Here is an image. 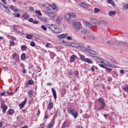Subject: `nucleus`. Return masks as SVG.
<instances>
[{"mask_svg": "<svg viewBox=\"0 0 128 128\" xmlns=\"http://www.w3.org/2000/svg\"><path fill=\"white\" fill-rule=\"evenodd\" d=\"M14 16L15 18H20V14L15 12L14 13Z\"/></svg>", "mask_w": 128, "mask_h": 128, "instance_id": "obj_39", "label": "nucleus"}, {"mask_svg": "<svg viewBox=\"0 0 128 128\" xmlns=\"http://www.w3.org/2000/svg\"><path fill=\"white\" fill-rule=\"evenodd\" d=\"M1 96H4V94H6V92H4L0 94Z\"/></svg>", "mask_w": 128, "mask_h": 128, "instance_id": "obj_59", "label": "nucleus"}, {"mask_svg": "<svg viewBox=\"0 0 128 128\" xmlns=\"http://www.w3.org/2000/svg\"><path fill=\"white\" fill-rule=\"evenodd\" d=\"M26 38H27L28 40H32V34H28L26 35Z\"/></svg>", "mask_w": 128, "mask_h": 128, "instance_id": "obj_31", "label": "nucleus"}, {"mask_svg": "<svg viewBox=\"0 0 128 128\" xmlns=\"http://www.w3.org/2000/svg\"><path fill=\"white\" fill-rule=\"evenodd\" d=\"M124 10H128V4L124 6Z\"/></svg>", "mask_w": 128, "mask_h": 128, "instance_id": "obj_53", "label": "nucleus"}, {"mask_svg": "<svg viewBox=\"0 0 128 128\" xmlns=\"http://www.w3.org/2000/svg\"><path fill=\"white\" fill-rule=\"evenodd\" d=\"M68 124V122L66 121L64 122L63 123L62 125V128H66V124Z\"/></svg>", "mask_w": 128, "mask_h": 128, "instance_id": "obj_36", "label": "nucleus"}, {"mask_svg": "<svg viewBox=\"0 0 128 128\" xmlns=\"http://www.w3.org/2000/svg\"><path fill=\"white\" fill-rule=\"evenodd\" d=\"M41 28H42V30H45V31L47 30H48V28L44 25H42Z\"/></svg>", "mask_w": 128, "mask_h": 128, "instance_id": "obj_41", "label": "nucleus"}, {"mask_svg": "<svg viewBox=\"0 0 128 128\" xmlns=\"http://www.w3.org/2000/svg\"><path fill=\"white\" fill-rule=\"evenodd\" d=\"M81 32H82V34H86V30L84 29V30H81Z\"/></svg>", "mask_w": 128, "mask_h": 128, "instance_id": "obj_48", "label": "nucleus"}, {"mask_svg": "<svg viewBox=\"0 0 128 128\" xmlns=\"http://www.w3.org/2000/svg\"><path fill=\"white\" fill-rule=\"evenodd\" d=\"M62 30H60V28H58L55 27V29H54V31H53L54 32H55V34H60V32H61Z\"/></svg>", "mask_w": 128, "mask_h": 128, "instance_id": "obj_18", "label": "nucleus"}, {"mask_svg": "<svg viewBox=\"0 0 128 128\" xmlns=\"http://www.w3.org/2000/svg\"><path fill=\"white\" fill-rule=\"evenodd\" d=\"M26 98H25V100L19 104L20 110H22L26 106Z\"/></svg>", "mask_w": 128, "mask_h": 128, "instance_id": "obj_14", "label": "nucleus"}, {"mask_svg": "<svg viewBox=\"0 0 128 128\" xmlns=\"http://www.w3.org/2000/svg\"><path fill=\"white\" fill-rule=\"evenodd\" d=\"M23 74H26V70L24 69V68H23L22 70Z\"/></svg>", "mask_w": 128, "mask_h": 128, "instance_id": "obj_62", "label": "nucleus"}, {"mask_svg": "<svg viewBox=\"0 0 128 128\" xmlns=\"http://www.w3.org/2000/svg\"><path fill=\"white\" fill-rule=\"evenodd\" d=\"M70 16H72V18H76V13H74V12H71L70 13Z\"/></svg>", "mask_w": 128, "mask_h": 128, "instance_id": "obj_45", "label": "nucleus"}, {"mask_svg": "<svg viewBox=\"0 0 128 128\" xmlns=\"http://www.w3.org/2000/svg\"><path fill=\"white\" fill-rule=\"evenodd\" d=\"M22 17L23 18H24V20H28V18H30V16L28 15L27 13H24Z\"/></svg>", "mask_w": 128, "mask_h": 128, "instance_id": "obj_24", "label": "nucleus"}, {"mask_svg": "<svg viewBox=\"0 0 128 128\" xmlns=\"http://www.w3.org/2000/svg\"><path fill=\"white\" fill-rule=\"evenodd\" d=\"M98 102H100V104H102V106L98 108V112H100L101 110H104V107L106 106V104L104 100V98H98Z\"/></svg>", "mask_w": 128, "mask_h": 128, "instance_id": "obj_4", "label": "nucleus"}, {"mask_svg": "<svg viewBox=\"0 0 128 128\" xmlns=\"http://www.w3.org/2000/svg\"><path fill=\"white\" fill-rule=\"evenodd\" d=\"M7 114L12 116L14 114V110L13 109H10L8 110L7 111Z\"/></svg>", "mask_w": 128, "mask_h": 128, "instance_id": "obj_20", "label": "nucleus"}, {"mask_svg": "<svg viewBox=\"0 0 128 128\" xmlns=\"http://www.w3.org/2000/svg\"><path fill=\"white\" fill-rule=\"evenodd\" d=\"M86 24L88 28H92V24L88 22H86Z\"/></svg>", "mask_w": 128, "mask_h": 128, "instance_id": "obj_38", "label": "nucleus"}, {"mask_svg": "<svg viewBox=\"0 0 128 128\" xmlns=\"http://www.w3.org/2000/svg\"><path fill=\"white\" fill-rule=\"evenodd\" d=\"M85 62H88V64H92V60L90 58H86L84 61Z\"/></svg>", "mask_w": 128, "mask_h": 128, "instance_id": "obj_30", "label": "nucleus"}, {"mask_svg": "<svg viewBox=\"0 0 128 128\" xmlns=\"http://www.w3.org/2000/svg\"><path fill=\"white\" fill-rule=\"evenodd\" d=\"M47 14L48 16L51 18H54L56 16V12L58 10V6L54 3H52V4H50L46 8Z\"/></svg>", "mask_w": 128, "mask_h": 128, "instance_id": "obj_1", "label": "nucleus"}, {"mask_svg": "<svg viewBox=\"0 0 128 128\" xmlns=\"http://www.w3.org/2000/svg\"><path fill=\"white\" fill-rule=\"evenodd\" d=\"M40 110H38V112L36 113L37 116H40Z\"/></svg>", "mask_w": 128, "mask_h": 128, "instance_id": "obj_63", "label": "nucleus"}, {"mask_svg": "<svg viewBox=\"0 0 128 128\" xmlns=\"http://www.w3.org/2000/svg\"><path fill=\"white\" fill-rule=\"evenodd\" d=\"M68 36V34H62L58 36L59 38H66Z\"/></svg>", "mask_w": 128, "mask_h": 128, "instance_id": "obj_23", "label": "nucleus"}, {"mask_svg": "<svg viewBox=\"0 0 128 128\" xmlns=\"http://www.w3.org/2000/svg\"><path fill=\"white\" fill-rule=\"evenodd\" d=\"M28 94L30 98H32V94H34V92L32 90H29Z\"/></svg>", "mask_w": 128, "mask_h": 128, "instance_id": "obj_34", "label": "nucleus"}, {"mask_svg": "<svg viewBox=\"0 0 128 128\" xmlns=\"http://www.w3.org/2000/svg\"><path fill=\"white\" fill-rule=\"evenodd\" d=\"M100 12V10L98 8H94V12L95 14H98V12Z\"/></svg>", "mask_w": 128, "mask_h": 128, "instance_id": "obj_37", "label": "nucleus"}, {"mask_svg": "<svg viewBox=\"0 0 128 128\" xmlns=\"http://www.w3.org/2000/svg\"><path fill=\"white\" fill-rule=\"evenodd\" d=\"M0 106L2 110L3 114H6V110H8V106L4 104V102H2L1 103Z\"/></svg>", "mask_w": 128, "mask_h": 128, "instance_id": "obj_7", "label": "nucleus"}, {"mask_svg": "<svg viewBox=\"0 0 128 128\" xmlns=\"http://www.w3.org/2000/svg\"><path fill=\"white\" fill-rule=\"evenodd\" d=\"M122 90H124L125 92H128V85H126L125 86H124L122 88Z\"/></svg>", "mask_w": 128, "mask_h": 128, "instance_id": "obj_35", "label": "nucleus"}, {"mask_svg": "<svg viewBox=\"0 0 128 128\" xmlns=\"http://www.w3.org/2000/svg\"><path fill=\"white\" fill-rule=\"evenodd\" d=\"M74 74H75L76 78H80V76H78V74H80L78 71H76V72L74 73Z\"/></svg>", "mask_w": 128, "mask_h": 128, "instance_id": "obj_42", "label": "nucleus"}, {"mask_svg": "<svg viewBox=\"0 0 128 128\" xmlns=\"http://www.w3.org/2000/svg\"><path fill=\"white\" fill-rule=\"evenodd\" d=\"M28 22H34V18H29Z\"/></svg>", "mask_w": 128, "mask_h": 128, "instance_id": "obj_55", "label": "nucleus"}, {"mask_svg": "<svg viewBox=\"0 0 128 128\" xmlns=\"http://www.w3.org/2000/svg\"><path fill=\"white\" fill-rule=\"evenodd\" d=\"M6 12L7 13V14H10V10L7 7H6Z\"/></svg>", "mask_w": 128, "mask_h": 128, "instance_id": "obj_50", "label": "nucleus"}, {"mask_svg": "<svg viewBox=\"0 0 128 128\" xmlns=\"http://www.w3.org/2000/svg\"><path fill=\"white\" fill-rule=\"evenodd\" d=\"M62 44H66V46H72V42H66L64 40H63L62 42Z\"/></svg>", "mask_w": 128, "mask_h": 128, "instance_id": "obj_27", "label": "nucleus"}, {"mask_svg": "<svg viewBox=\"0 0 128 128\" xmlns=\"http://www.w3.org/2000/svg\"><path fill=\"white\" fill-rule=\"evenodd\" d=\"M26 55L25 53H22L21 54V60H26Z\"/></svg>", "mask_w": 128, "mask_h": 128, "instance_id": "obj_26", "label": "nucleus"}, {"mask_svg": "<svg viewBox=\"0 0 128 128\" xmlns=\"http://www.w3.org/2000/svg\"><path fill=\"white\" fill-rule=\"evenodd\" d=\"M108 66H109L110 68H114V65L112 64H108Z\"/></svg>", "mask_w": 128, "mask_h": 128, "instance_id": "obj_51", "label": "nucleus"}, {"mask_svg": "<svg viewBox=\"0 0 128 128\" xmlns=\"http://www.w3.org/2000/svg\"><path fill=\"white\" fill-rule=\"evenodd\" d=\"M71 46L72 48H76V44L74 42H72L71 44Z\"/></svg>", "mask_w": 128, "mask_h": 128, "instance_id": "obj_47", "label": "nucleus"}, {"mask_svg": "<svg viewBox=\"0 0 128 128\" xmlns=\"http://www.w3.org/2000/svg\"><path fill=\"white\" fill-rule=\"evenodd\" d=\"M91 22L94 24H98V20H96L94 18H91Z\"/></svg>", "mask_w": 128, "mask_h": 128, "instance_id": "obj_16", "label": "nucleus"}, {"mask_svg": "<svg viewBox=\"0 0 128 128\" xmlns=\"http://www.w3.org/2000/svg\"><path fill=\"white\" fill-rule=\"evenodd\" d=\"M47 28H49V30H52V32H54V29L56 28V24H48L46 26Z\"/></svg>", "mask_w": 128, "mask_h": 128, "instance_id": "obj_8", "label": "nucleus"}, {"mask_svg": "<svg viewBox=\"0 0 128 128\" xmlns=\"http://www.w3.org/2000/svg\"><path fill=\"white\" fill-rule=\"evenodd\" d=\"M70 14H67L65 16V20H66V22H70Z\"/></svg>", "mask_w": 128, "mask_h": 128, "instance_id": "obj_15", "label": "nucleus"}, {"mask_svg": "<svg viewBox=\"0 0 128 128\" xmlns=\"http://www.w3.org/2000/svg\"><path fill=\"white\" fill-rule=\"evenodd\" d=\"M30 46L32 47L36 46V43L34 42H31L30 43Z\"/></svg>", "mask_w": 128, "mask_h": 128, "instance_id": "obj_43", "label": "nucleus"}, {"mask_svg": "<svg viewBox=\"0 0 128 128\" xmlns=\"http://www.w3.org/2000/svg\"><path fill=\"white\" fill-rule=\"evenodd\" d=\"M120 74H124V70H120Z\"/></svg>", "mask_w": 128, "mask_h": 128, "instance_id": "obj_57", "label": "nucleus"}, {"mask_svg": "<svg viewBox=\"0 0 128 128\" xmlns=\"http://www.w3.org/2000/svg\"><path fill=\"white\" fill-rule=\"evenodd\" d=\"M52 93L54 96V100H56V90L54 88H52Z\"/></svg>", "mask_w": 128, "mask_h": 128, "instance_id": "obj_19", "label": "nucleus"}, {"mask_svg": "<svg viewBox=\"0 0 128 128\" xmlns=\"http://www.w3.org/2000/svg\"><path fill=\"white\" fill-rule=\"evenodd\" d=\"M85 50L87 52H89V54H96V52L88 48H85Z\"/></svg>", "mask_w": 128, "mask_h": 128, "instance_id": "obj_17", "label": "nucleus"}, {"mask_svg": "<svg viewBox=\"0 0 128 128\" xmlns=\"http://www.w3.org/2000/svg\"><path fill=\"white\" fill-rule=\"evenodd\" d=\"M16 44L14 43V42H10V46H15Z\"/></svg>", "mask_w": 128, "mask_h": 128, "instance_id": "obj_49", "label": "nucleus"}, {"mask_svg": "<svg viewBox=\"0 0 128 128\" xmlns=\"http://www.w3.org/2000/svg\"><path fill=\"white\" fill-rule=\"evenodd\" d=\"M67 40H72V38L70 36H68L67 37Z\"/></svg>", "mask_w": 128, "mask_h": 128, "instance_id": "obj_56", "label": "nucleus"}, {"mask_svg": "<svg viewBox=\"0 0 128 128\" xmlns=\"http://www.w3.org/2000/svg\"><path fill=\"white\" fill-rule=\"evenodd\" d=\"M107 3L112 4V6H116V4H114V2L112 0H108Z\"/></svg>", "mask_w": 128, "mask_h": 128, "instance_id": "obj_21", "label": "nucleus"}, {"mask_svg": "<svg viewBox=\"0 0 128 128\" xmlns=\"http://www.w3.org/2000/svg\"><path fill=\"white\" fill-rule=\"evenodd\" d=\"M24 84L25 88H28L29 86H32V84H34V80H28V82H26Z\"/></svg>", "mask_w": 128, "mask_h": 128, "instance_id": "obj_10", "label": "nucleus"}, {"mask_svg": "<svg viewBox=\"0 0 128 128\" xmlns=\"http://www.w3.org/2000/svg\"><path fill=\"white\" fill-rule=\"evenodd\" d=\"M22 128H28V125H26L25 126H22Z\"/></svg>", "mask_w": 128, "mask_h": 128, "instance_id": "obj_64", "label": "nucleus"}, {"mask_svg": "<svg viewBox=\"0 0 128 128\" xmlns=\"http://www.w3.org/2000/svg\"><path fill=\"white\" fill-rule=\"evenodd\" d=\"M10 8L14 12H18V9H16V7L15 6L12 5L10 7Z\"/></svg>", "mask_w": 128, "mask_h": 128, "instance_id": "obj_29", "label": "nucleus"}, {"mask_svg": "<svg viewBox=\"0 0 128 128\" xmlns=\"http://www.w3.org/2000/svg\"><path fill=\"white\" fill-rule=\"evenodd\" d=\"M94 66H91L90 68H91V70L92 72H94Z\"/></svg>", "mask_w": 128, "mask_h": 128, "instance_id": "obj_58", "label": "nucleus"}, {"mask_svg": "<svg viewBox=\"0 0 128 128\" xmlns=\"http://www.w3.org/2000/svg\"><path fill=\"white\" fill-rule=\"evenodd\" d=\"M52 108H54V103L52 102V99H50V100L48 104L47 108L48 110H52Z\"/></svg>", "mask_w": 128, "mask_h": 128, "instance_id": "obj_11", "label": "nucleus"}, {"mask_svg": "<svg viewBox=\"0 0 128 128\" xmlns=\"http://www.w3.org/2000/svg\"><path fill=\"white\" fill-rule=\"evenodd\" d=\"M54 122H51L48 124L46 128H54Z\"/></svg>", "mask_w": 128, "mask_h": 128, "instance_id": "obj_22", "label": "nucleus"}, {"mask_svg": "<svg viewBox=\"0 0 128 128\" xmlns=\"http://www.w3.org/2000/svg\"><path fill=\"white\" fill-rule=\"evenodd\" d=\"M12 58L13 60H20V56L16 54V52H14L12 55Z\"/></svg>", "mask_w": 128, "mask_h": 128, "instance_id": "obj_9", "label": "nucleus"}, {"mask_svg": "<svg viewBox=\"0 0 128 128\" xmlns=\"http://www.w3.org/2000/svg\"><path fill=\"white\" fill-rule=\"evenodd\" d=\"M74 26L76 30H80L82 28V24L80 22H74Z\"/></svg>", "mask_w": 128, "mask_h": 128, "instance_id": "obj_5", "label": "nucleus"}, {"mask_svg": "<svg viewBox=\"0 0 128 128\" xmlns=\"http://www.w3.org/2000/svg\"><path fill=\"white\" fill-rule=\"evenodd\" d=\"M67 74L68 76H72L74 74V72L72 70H68L67 71Z\"/></svg>", "mask_w": 128, "mask_h": 128, "instance_id": "obj_32", "label": "nucleus"}, {"mask_svg": "<svg viewBox=\"0 0 128 128\" xmlns=\"http://www.w3.org/2000/svg\"><path fill=\"white\" fill-rule=\"evenodd\" d=\"M21 50H26V46L24 45H22L21 46Z\"/></svg>", "mask_w": 128, "mask_h": 128, "instance_id": "obj_40", "label": "nucleus"}, {"mask_svg": "<svg viewBox=\"0 0 128 128\" xmlns=\"http://www.w3.org/2000/svg\"><path fill=\"white\" fill-rule=\"evenodd\" d=\"M9 38H10V40H16V38L14 37L13 36H10Z\"/></svg>", "mask_w": 128, "mask_h": 128, "instance_id": "obj_54", "label": "nucleus"}, {"mask_svg": "<svg viewBox=\"0 0 128 128\" xmlns=\"http://www.w3.org/2000/svg\"><path fill=\"white\" fill-rule=\"evenodd\" d=\"M98 62L99 63L98 66H100V68H106V64L102 59H100V60L98 61Z\"/></svg>", "mask_w": 128, "mask_h": 128, "instance_id": "obj_6", "label": "nucleus"}, {"mask_svg": "<svg viewBox=\"0 0 128 128\" xmlns=\"http://www.w3.org/2000/svg\"><path fill=\"white\" fill-rule=\"evenodd\" d=\"M67 112L68 114H72L74 118H76L78 116V112H76V110L75 111L70 108L67 109Z\"/></svg>", "mask_w": 128, "mask_h": 128, "instance_id": "obj_2", "label": "nucleus"}, {"mask_svg": "<svg viewBox=\"0 0 128 128\" xmlns=\"http://www.w3.org/2000/svg\"><path fill=\"white\" fill-rule=\"evenodd\" d=\"M92 103L90 102L88 104V108H92Z\"/></svg>", "mask_w": 128, "mask_h": 128, "instance_id": "obj_60", "label": "nucleus"}, {"mask_svg": "<svg viewBox=\"0 0 128 128\" xmlns=\"http://www.w3.org/2000/svg\"><path fill=\"white\" fill-rule=\"evenodd\" d=\"M35 13L36 14V16L38 20H42V22H46L47 20L46 19V18L42 16V12L38 10H36Z\"/></svg>", "mask_w": 128, "mask_h": 128, "instance_id": "obj_3", "label": "nucleus"}, {"mask_svg": "<svg viewBox=\"0 0 128 128\" xmlns=\"http://www.w3.org/2000/svg\"><path fill=\"white\" fill-rule=\"evenodd\" d=\"M80 58H81L82 62H85L86 60V58L84 57V56L82 54L80 55Z\"/></svg>", "mask_w": 128, "mask_h": 128, "instance_id": "obj_33", "label": "nucleus"}, {"mask_svg": "<svg viewBox=\"0 0 128 128\" xmlns=\"http://www.w3.org/2000/svg\"><path fill=\"white\" fill-rule=\"evenodd\" d=\"M80 6H82V8H88V4L86 3L81 2L80 4Z\"/></svg>", "mask_w": 128, "mask_h": 128, "instance_id": "obj_28", "label": "nucleus"}, {"mask_svg": "<svg viewBox=\"0 0 128 128\" xmlns=\"http://www.w3.org/2000/svg\"><path fill=\"white\" fill-rule=\"evenodd\" d=\"M62 15H59L56 20V22L60 24V22H62Z\"/></svg>", "mask_w": 128, "mask_h": 128, "instance_id": "obj_13", "label": "nucleus"}, {"mask_svg": "<svg viewBox=\"0 0 128 128\" xmlns=\"http://www.w3.org/2000/svg\"><path fill=\"white\" fill-rule=\"evenodd\" d=\"M36 70L37 72H40L42 70V68H40L37 66L36 68Z\"/></svg>", "mask_w": 128, "mask_h": 128, "instance_id": "obj_44", "label": "nucleus"}, {"mask_svg": "<svg viewBox=\"0 0 128 128\" xmlns=\"http://www.w3.org/2000/svg\"><path fill=\"white\" fill-rule=\"evenodd\" d=\"M39 22H40L36 20H34L32 22V23L34 24H39Z\"/></svg>", "mask_w": 128, "mask_h": 128, "instance_id": "obj_52", "label": "nucleus"}, {"mask_svg": "<svg viewBox=\"0 0 128 128\" xmlns=\"http://www.w3.org/2000/svg\"><path fill=\"white\" fill-rule=\"evenodd\" d=\"M76 58H78V57L76 55H72L70 56V62H76Z\"/></svg>", "mask_w": 128, "mask_h": 128, "instance_id": "obj_12", "label": "nucleus"}, {"mask_svg": "<svg viewBox=\"0 0 128 128\" xmlns=\"http://www.w3.org/2000/svg\"><path fill=\"white\" fill-rule=\"evenodd\" d=\"M4 4H6V0H1Z\"/></svg>", "mask_w": 128, "mask_h": 128, "instance_id": "obj_61", "label": "nucleus"}, {"mask_svg": "<svg viewBox=\"0 0 128 128\" xmlns=\"http://www.w3.org/2000/svg\"><path fill=\"white\" fill-rule=\"evenodd\" d=\"M106 72H112V68H106Z\"/></svg>", "mask_w": 128, "mask_h": 128, "instance_id": "obj_46", "label": "nucleus"}, {"mask_svg": "<svg viewBox=\"0 0 128 128\" xmlns=\"http://www.w3.org/2000/svg\"><path fill=\"white\" fill-rule=\"evenodd\" d=\"M108 14L110 16H114V14H116V10L110 11L108 12Z\"/></svg>", "mask_w": 128, "mask_h": 128, "instance_id": "obj_25", "label": "nucleus"}]
</instances>
